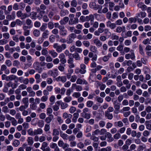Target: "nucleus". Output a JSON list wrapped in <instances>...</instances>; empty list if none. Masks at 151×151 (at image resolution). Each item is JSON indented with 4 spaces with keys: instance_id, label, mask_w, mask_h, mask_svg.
<instances>
[{
    "instance_id": "nucleus-50",
    "label": "nucleus",
    "mask_w": 151,
    "mask_h": 151,
    "mask_svg": "<svg viewBox=\"0 0 151 151\" xmlns=\"http://www.w3.org/2000/svg\"><path fill=\"white\" fill-rule=\"evenodd\" d=\"M139 49L140 53L142 55H144V53L143 52V49L142 45L140 44L139 45Z\"/></svg>"
},
{
    "instance_id": "nucleus-61",
    "label": "nucleus",
    "mask_w": 151,
    "mask_h": 151,
    "mask_svg": "<svg viewBox=\"0 0 151 151\" xmlns=\"http://www.w3.org/2000/svg\"><path fill=\"white\" fill-rule=\"evenodd\" d=\"M77 147L80 149H82L84 147V144L81 142H79L77 144Z\"/></svg>"
},
{
    "instance_id": "nucleus-13",
    "label": "nucleus",
    "mask_w": 151,
    "mask_h": 151,
    "mask_svg": "<svg viewBox=\"0 0 151 151\" xmlns=\"http://www.w3.org/2000/svg\"><path fill=\"white\" fill-rule=\"evenodd\" d=\"M50 124H46L44 127V130L47 134L50 133Z\"/></svg>"
},
{
    "instance_id": "nucleus-31",
    "label": "nucleus",
    "mask_w": 151,
    "mask_h": 151,
    "mask_svg": "<svg viewBox=\"0 0 151 151\" xmlns=\"http://www.w3.org/2000/svg\"><path fill=\"white\" fill-rule=\"evenodd\" d=\"M27 132L28 134L31 136H34L35 135V130L33 131L32 129V128H30L29 129L27 130Z\"/></svg>"
},
{
    "instance_id": "nucleus-32",
    "label": "nucleus",
    "mask_w": 151,
    "mask_h": 151,
    "mask_svg": "<svg viewBox=\"0 0 151 151\" xmlns=\"http://www.w3.org/2000/svg\"><path fill=\"white\" fill-rule=\"evenodd\" d=\"M81 96V94L79 92H74L72 95V96L76 98H78Z\"/></svg>"
},
{
    "instance_id": "nucleus-15",
    "label": "nucleus",
    "mask_w": 151,
    "mask_h": 151,
    "mask_svg": "<svg viewBox=\"0 0 151 151\" xmlns=\"http://www.w3.org/2000/svg\"><path fill=\"white\" fill-rule=\"evenodd\" d=\"M53 118V116L52 114H50L48 117L46 118L45 121L47 122V124H49L51 122Z\"/></svg>"
},
{
    "instance_id": "nucleus-45",
    "label": "nucleus",
    "mask_w": 151,
    "mask_h": 151,
    "mask_svg": "<svg viewBox=\"0 0 151 151\" xmlns=\"http://www.w3.org/2000/svg\"><path fill=\"white\" fill-rule=\"evenodd\" d=\"M48 144L46 142H44L42 143V147H41L40 149L41 150L43 149H44L46 148L47 147Z\"/></svg>"
},
{
    "instance_id": "nucleus-41",
    "label": "nucleus",
    "mask_w": 151,
    "mask_h": 151,
    "mask_svg": "<svg viewBox=\"0 0 151 151\" xmlns=\"http://www.w3.org/2000/svg\"><path fill=\"white\" fill-rule=\"evenodd\" d=\"M86 18L87 19V21L90 20L91 22L93 21L94 19V16L92 14H90L89 16H86Z\"/></svg>"
},
{
    "instance_id": "nucleus-59",
    "label": "nucleus",
    "mask_w": 151,
    "mask_h": 151,
    "mask_svg": "<svg viewBox=\"0 0 151 151\" xmlns=\"http://www.w3.org/2000/svg\"><path fill=\"white\" fill-rule=\"evenodd\" d=\"M115 124H117L116 125L119 127H121L123 126V124L121 121H119L117 122H115Z\"/></svg>"
},
{
    "instance_id": "nucleus-56",
    "label": "nucleus",
    "mask_w": 151,
    "mask_h": 151,
    "mask_svg": "<svg viewBox=\"0 0 151 151\" xmlns=\"http://www.w3.org/2000/svg\"><path fill=\"white\" fill-rule=\"evenodd\" d=\"M53 65L52 63H46V66L48 69L52 68L53 67Z\"/></svg>"
},
{
    "instance_id": "nucleus-2",
    "label": "nucleus",
    "mask_w": 151,
    "mask_h": 151,
    "mask_svg": "<svg viewBox=\"0 0 151 151\" xmlns=\"http://www.w3.org/2000/svg\"><path fill=\"white\" fill-rule=\"evenodd\" d=\"M76 35L74 33L70 34L68 37L67 39V43L68 44L72 43L74 40L76 38Z\"/></svg>"
},
{
    "instance_id": "nucleus-44",
    "label": "nucleus",
    "mask_w": 151,
    "mask_h": 151,
    "mask_svg": "<svg viewBox=\"0 0 151 151\" xmlns=\"http://www.w3.org/2000/svg\"><path fill=\"white\" fill-rule=\"evenodd\" d=\"M48 97L46 96H43L41 98L40 100L42 102H46L48 100Z\"/></svg>"
},
{
    "instance_id": "nucleus-25",
    "label": "nucleus",
    "mask_w": 151,
    "mask_h": 151,
    "mask_svg": "<svg viewBox=\"0 0 151 151\" xmlns=\"http://www.w3.org/2000/svg\"><path fill=\"white\" fill-rule=\"evenodd\" d=\"M60 136L63 139L65 140H67L68 139V135L64 133H60Z\"/></svg>"
},
{
    "instance_id": "nucleus-39",
    "label": "nucleus",
    "mask_w": 151,
    "mask_h": 151,
    "mask_svg": "<svg viewBox=\"0 0 151 151\" xmlns=\"http://www.w3.org/2000/svg\"><path fill=\"white\" fill-rule=\"evenodd\" d=\"M90 50L93 52H96L97 51L96 47L94 46L91 45L90 48Z\"/></svg>"
},
{
    "instance_id": "nucleus-40",
    "label": "nucleus",
    "mask_w": 151,
    "mask_h": 151,
    "mask_svg": "<svg viewBox=\"0 0 151 151\" xmlns=\"http://www.w3.org/2000/svg\"><path fill=\"white\" fill-rule=\"evenodd\" d=\"M28 106V105H22L19 107V110L21 111H23L24 110L27 109Z\"/></svg>"
},
{
    "instance_id": "nucleus-14",
    "label": "nucleus",
    "mask_w": 151,
    "mask_h": 151,
    "mask_svg": "<svg viewBox=\"0 0 151 151\" xmlns=\"http://www.w3.org/2000/svg\"><path fill=\"white\" fill-rule=\"evenodd\" d=\"M93 42L98 47H101L102 45V42L98 38L94 40Z\"/></svg>"
},
{
    "instance_id": "nucleus-54",
    "label": "nucleus",
    "mask_w": 151,
    "mask_h": 151,
    "mask_svg": "<svg viewBox=\"0 0 151 151\" xmlns=\"http://www.w3.org/2000/svg\"><path fill=\"white\" fill-rule=\"evenodd\" d=\"M111 38L112 40H118L119 39V37L114 34H112L111 36Z\"/></svg>"
},
{
    "instance_id": "nucleus-53",
    "label": "nucleus",
    "mask_w": 151,
    "mask_h": 151,
    "mask_svg": "<svg viewBox=\"0 0 151 151\" xmlns=\"http://www.w3.org/2000/svg\"><path fill=\"white\" fill-rule=\"evenodd\" d=\"M91 142L89 139H86L84 142V144L86 146L88 145L91 144Z\"/></svg>"
},
{
    "instance_id": "nucleus-26",
    "label": "nucleus",
    "mask_w": 151,
    "mask_h": 151,
    "mask_svg": "<svg viewBox=\"0 0 151 151\" xmlns=\"http://www.w3.org/2000/svg\"><path fill=\"white\" fill-rule=\"evenodd\" d=\"M138 7L140 8H141L142 9H144L147 8V6L144 4L143 3H139V4H138Z\"/></svg>"
},
{
    "instance_id": "nucleus-36",
    "label": "nucleus",
    "mask_w": 151,
    "mask_h": 151,
    "mask_svg": "<svg viewBox=\"0 0 151 151\" xmlns=\"http://www.w3.org/2000/svg\"><path fill=\"white\" fill-rule=\"evenodd\" d=\"M22 102L24 104V105H28V98H24L22 99Z\"/></svg>"
},
{
    "instance_id": "nucleus-30",
    "label": "nucleus",
    "mask_w": 151,
    "mask_h": 151,
    "mask_svg": "<svg viewBox=\"0 0 151 151\" xmlns=\"http://www.w3.org/2000/svg\"><path fill=\"white\" fill-rule=\"evenodd\" d=\"M38 126L40 127H43L44 125V122L42 120H39L37 123Z\"/></svg>"
},
{
    "instance_id": "nucleus-1",
    "label": "nucleus",
    "mask_w": 151,
    "mask_h": 151,
    "mask_svg": "<svg viewBox=\"0 0 151 151\" xmlns=\"http://www.w3.org/2000/svg\"><path fill=\"white\" fill-rule=\"evenodd\" d=\"M53 47L54 48L56 49V51L57 52L60 53L66 48V45L65 44H63L61 45H58V44L55 43L54 44Z\"/></svg>"
},
{
    "instance_id": "nucleus-38",
    "label": "nucleus",
    "mask_w": 151,
    "mask_h": 151,
    "mask_svg": "<svg viewBox=\"0 0 151 151\" xmlns=\"http://www.w3.org/2000/svg\"><path fill=\"white\" fill-rule=\"evenodd\" d=\"M93 104V102L91 101H88L86 102V105L87 107H91Z\"/></svg>"
},
{
    "instance_id": "nucleus-7",
    "label": "nucleus",
    "mask_w": 151,
    "mask_h": 151,
    "mask_svg": "<svg viewBox=\"0 0 151 151\" xmlns=\"http://www.w3.org/2000/svg\"><path fill=\"white\" fill-rule=\"evenodd\" d=\"M106 25L107 27H109L112 29H114L116 27V24L114 23H112L110 21H109L106 22Z\"/></svg>"
},
{
    "instance_id": "nucleus-27",
    "label": "nucleus",
    "mask_w": 151,
    "mask_h": 151,
    "mask_svg": "<svg viewBox=\"0 0 151 151\" xmlns=\"http://www.w3.org/2000/svg\"><path fill=\"white\" fill-rule=\"evenodd\" d=\"M49 35V31L48 30H46L42 33V37L44 38H47Z\"/></svg>"
},
{
    "instance_id": "nucleus-22",
    "label": "nucleus",
    "mask_w": 151,
    "mask_h": 151,
    "mask_svg": "<svg viewBox=\"0 0 151 151\" xmlns=\"http://www.w3.org/2000/svg\"><path fill=\"white\" fill-rule=\"evenodd\" d=\"M73 56L76 60H80L81 59L79 54L77 52L73 54Z\"/></svg>"
},
{
    "instance_id": "nucleus-5",
    "label": "nucleus",
    "mask_w": 151,
    "mask_h": 151,
    "mask_svg": "<svg viewBox=\"0 0 151 151\" xmlns=\"http://www.w3.org/2000/svg\"><path fill=\"white\" fill-rule=\"evenodd\" d=\"M131 54H127L125 55V58L127 59H129L131 58L132 60H134L135 58V56L133 50H131Z\"/></svg>"
},
{
    "instance_id": "nucleus-42",
    "label": "nucleus",
    "mask_w": 151,
    "mask_h": 151,
    "mask_svg": "<svg viewBox=\"0 0 151 151\" xmlns=\"http://www.w3.org/2000/svg\"><path fill=\"white\" fill-rule=\"evenodd\" d=\"M61 65V64H60V65L58 67V70L61 72H63L65 70V66Z\"/></svg>"
},
{
    "instance_id": "nucleus-51",
    "label": "nucleus",
    "mask_w": 151,
    "mask_h": 151,
    "mask_svg": "<svg viewBox=\"0 0 151 151\" xmlns=\"http://www.w3.org/2000/svg\"><path fill=\"white\" fill-rule=\"evenodd\" d=\"M72 100V98L71 97H66L64 99V101L66 102H69Z\"/></svg>"
},
{
    "instance_id": "nucleus-64",
    "label": "nucleus",
    "mask_w": 151,
    "mask_h": 151,
    "mask_svg": "<svg viewBox=\"0 0 151 151\" xmlns=\"http://www.w3.org/2000/svg\"><path fill=\"white\" fill-rule=\"evenodd\" d=\"M5 63L7 66L8 67H10L12 65L11 61L9 60H6L5 61Z\"/></svg>"
},
{
    "instance_id": "nucleus-62",
    "label": "nucleus",
    "mask_w": 151,
    "mask_h": 151,
    "mask_svg": "<svg viewBox=\"0 0 151 151\" xmlns=\"http://www.w3.org/2000/svg\"><path fill=\"white\" fill-rule=\"evenodd\" d=\"M71 5L72 6L76 7L77 5V2L76 0H73L71 2Z\"/></svg>"
},
{
    "instance_id": "nucleus-52",
    "label": "nucleus",
    "mask_w": 151,
    "mask_h": 151,
    "mask_svg": "<svg viewBox=\"0 0 151 151\" xmlns=\"http://www.w3.org/2000/svg\"><path fill=\"white\" fill-rule=\"evenodd\" d=\"M114 138L116 139H119L121 137V134L119 133H117L114 135Z\"/></svg>"
},
{
    "instance_id": "nucleus-35",
    "label": "nucleus",
    "mask_w": 151,
    "mask_h": 151,
    "mask_svg": "<svg viewBox=\"0 0 151 151\" xmlns=\"http://www.w3.org/2000/svg\"><path fill=\"white\" fill-rule=\"evenodd\" d=\"M55 98L54 96L52 95L49 98V101L51 103V105L53 104L55 102Z\"/></svg>"
},
{
    "instance_id": "nucleus-24",
    "label": "nucleus",
    "mask_w": 151,
    "mask_h": 151,
    "mask_svg": "<svg viewBox=\"0 0 151 151\" xmlns=\"http://www.w3.org/2000/svg\"><path fill=\"white\" fill-rule=\"evenodd\" d=\"M146 14L145 12H141L138 14L137 16V17L144 18L146 16Z\"/></svg>"
},
{
    "instance_id": "nucleus-19",
    "label": "nucleus",
    "mask_w": 151,
    "mask_h": 151,
    "mask_svg": "<svg viewBox=\"0 0 151 151\" xmlns=\"http://www.w3.org/2000/svg\"><path fill=\"white\" fill-rule=\"evenodd\" d=\"M28 144L29 145H32L34 143L33 138L32 137H28L27 139Z\"/></svg>"
},
{
    "instance_id": "nucleus-37",
    "label": "nucleus",
    "mask_w": 151,
    "mask_h": 151,
    "mask_svg": "<svg viewBox=\"0 0 151 151\" xmlns=\"http://www.w3.org/2000/svg\"><path fill=\"white\" fill-rule=\"evenodd\" d=\"M111 147L110 146L107 147L106 148H102L98 151H111Z\"/></svg>"
},
{
    "instance_id": "nucleus-33",
    "label": "nucleus",
    "mask_w": 151,
    "mask_h": 151,
    "mask_svg": "<svg viewBox=\"0 0 151 151\" xmlns=\"http://www.w3.org/2000/svg\"><path fill=\"white\" fill-rule=\"evenodd\" d=\"M33 34L35 36L38 37L40 35V33L38 30L35 29L33 31Z\"/></svg>"
},
{
    "instance_id": "nucleus-16",
    "label": "nucleus",
    "mask_w": 151,
    "mask_h": 151,
    "mask_svg": "<svg viewBox=\"0 0 151 151\" xmlns=\"http://www.w3.org/2000/svg\"><path fill=\"white\" fill-rule=\"evenodd\" d=\"M105 116L108 119L110 120L112 119L113 118L112 114L110 112H105Z\"/></svg>"
},
{
    "instance_id": "nucleus-55",
    "label": "nucleus",
    "mask_w": 151,
    "mask_h": 151,
    "mask_svg": "<svg viewBox=\"0 0 151 151\" xmlns=\"http://www.w3.org/2000/svg\"><path fill=\"white\" fill-rule=\"evenodd\" d=\"M83 44L86 47H88L90 45L89 42L87 41H84L83 42Z\"/></svg>"
},
{
    "instance_id": "nucleus-8",
    "label": "nucleus",
    "mask_w": 151,
    "mask_h": 151,
    "mask_svg": "<svg viewBox=\"0 0 151 151\" xmlns=\"http://www.w3.org/2000/svg\"><path fill=\"white\" fill-rule=\"evenodd\" d=\"M80 68H81L79 69L80 70V73L82 74H85L86 72L85 70L86 68V65L83 64H82L80 65Z\"/></svg>"
},
{
    "instance_id": "nucleus-34",
    "label": "nucleus",
    "mask_w": 151,
    "mask_h": 151,
    "mask_svg": "<svg viewBox=\"0 0 151 151\" xmlns=\"http://www.w3.org/2000/svg\"><path fill=\"white\" fill-rule=\"evenodd\" d=\"M20 143V142L19 140L16 139L13 142L12 145L15 147H17L19 145Z\"/></svg>"
},
{
    "instance_id": "nucleus-46",
    "label": "nucleus",
    "mask_w": 151,
    "mask_h": 151,
    "mask_svg": "<svg viewBox=\"0 0 151 151\" xmlns=\"http://www.w3.org/2000/svg\"><path fill=\"white\" fill-rule=\"evenodd\" d=\"M114 108L116 110H119L120 109V106L119 103L116 104L115 103H114Z\"/></svg>"
},
{
    "instance_id": "nucleus-11",
    "label": "nucleus",
    "mask_w": 151,
    "mask_h": 151,
    "mask_svg": "<svg viewBox=\"0 0 151 151\" xmlns=\"http://www.w3.org/2000/svg\"><path fill=\"white\" fill-rule=\"evenodd\" d=\"M106 134V138H107V141L108 142H111L114 140V138L112 137V135L110 133L107 132Z\"/></svg>"
},
{
    "instance_id": "nucleus-63",
    "label": "nucleus",
    "mask_w": 151,
    "mask_h": 151,
    "mask_svg": "<svg viewBox=\"0 0 151 151\" xmlns=\"http://www.w3.org/2000/svg\"><path fill=\"white\" fill-rule=\"evenodd\" d=\"M3 36L5 39H8L9 38L10 35L9 33H6L3 34Z\"/></svg>"
},
{
    "instance_id": "nucleus-17",
    "label": "nucleus",
    "mask_w": 151,
    "mask_h": 151,
    "mask_svg": "<svg viewBox=\"0 0 151 151\" xmlns=\"http://www.w3.org/2000/svg\"><path fill=\"white\" fill-rule=\"evenodd\" d=\"M43 132L42 129L41 128H39L35 130V135L42 134Z\"/></svg>"
},
{
    "instance_id": "nucleus-49",
    "label": "nucleus",
    "mask_w": 151,
    "mask_h": 151,
    "mask_svg": "<svg viewBox=\"0 0 151 151\" xmlns=\"http://www.w3.org/2000/svg\"><path fill=\"white\" fill-rule=\"evenodd\" d=\"M54 27L53 23L51 22H49L48 23V27L50 29H52Z\"/></svg>"
},
{
    "instance_id": "nucleus-3",
    "label": "nucleus",
    "mask_w": 151,
    "mask_h": 151,
    "mask_svg": "<svg viewBox=\"0 0 151 151\" xmlns=\"http://www.w3.org/2000/svg\"><path fill=\"white\" fill-rule=\"evenodd\" d=\"M48 74L55 78L58 75V71L57 68H55L53 70H50L48 72Z\"/></svg>"
},
{
    "instance_id": "nucleus-58",
    "label": "nucleus",
    "mask_w": 151,
    "mask_h": 151,
    "mask_svg": "<svg viewBox=\"0 0 151 151\" xmlns=\"http://www.w3.org/2000/svg\"><path fill=\"white\" fill-rule=\"evenodd\" d=\"M77 78V76L76 75H73L71 77L70 81L72 82H74L76 81Z\"/></svg>"
},
{
    "instance_id": "nucleus-23",
    "label": "nucleus",
    "mask_w": 151,
    "mask_h": 151,
    "mask_svg": "<svg viewBox=\"0 0 151 151\" xmlns=\"http://www.w3.org/2000/svg\"><path fill=\"white\" fill-rule=\"evenodd\" d=\"M111 56V54H109L107 55L104 56L102 58V60L104 62H106L108 60Z\"/></svg>"
},
{
    "instance_id": "nucleus-6",
    "label": "nucleus",
    "mask_w": 151,
    "mask_h": 151,
    "mask_svg": "<svg viewBox=\"0 0 151 151\" xmlns=\"http://www.w3.org/2000/svg\"><path fill=\"white\" fill-rule=\"evenodd\" d=\"M59 30V33L60 35L63 37H65L67 35V32L65 29V27L64 26H63L62 27H61Z\"/></svg>"
},
{
    "instance_id": "nucleus-29",
    "label": "nucleus",
    "mask_w": 151,
    "mask_h": 151,
    "mask_svg": "<svg viewBox=\"0 0 151 151\" xmlns=\"http://www.w3.org/2000/svg\"><path fill=\"white\" fill-rule=\"evenodd\" d=\"M138 18V17H137V16H136L134 18H130L129 19V22L130 23H132L133 22H134V23H135L137 22V19Z\"/></svg>"
},
{
    "instance_id": "nucleus-60",
    "label": "nucleus",
    "mask_w": 151,
    "mask_h": 151,
    "mask_svg": "<svg viewBox=\"0 0 151 151\" xmlns=\"http://www.w3.org/2000/svg\"><path fill=\"white\" fill-rule=\"evenodd\" d=\"M8 41L5 39H2L0 40V45H3L7 43Z\"/></svg>"
},
{
    "instance_id": "nucleus-21",
    "label": "nucleus",
    "mask_w": 151,
    "mask_h": 151,
    "mask_svg": "<svg viewBox=\"0 0 151 151\" xmlns=\"http://www.w3.org/2000/svg\"><path fill=\"white\" fill-rule=\"evenodd\" d=\"M149 123L150 121L147 120L145 121V124L147 129L149 130H151V124Z\"/></svg>"
},
{
    "instance_id": "nucleus-57",
    "label": "nucleus",
    "mask_w": 151,
    "mask_h": 151,
    "mask_svg": "<svg viewBox=\"0 0 151 151\" xmlns=\"http://www.w3.org/2000/svg\"><path fill=\"white\" fill-rule=\"evenodd\" d=\"M12 39L13 40L15 41L16 42H18L19 41V38H18V35H16L12 37Z\"/></svg>"
},
{
    "instance_id": "nucleus-47",
    "label": "nucleus",
    "mask_w": 151,
    "mask_h": 151,
    "mask_svg": "<svg viewBox=\"0 0 151 151\" xmlns=\"http://www.w3.org/2000/svg\"><path fill=\"white\" fill-rule=\"evenodd\" d=\"M2 110L3 112L5 113H6L9 112V110L8 107L7 106H5L2 108Z\"/></svg>"
},
{
    "instance_id": "nucleus-28",
    "label": "nucleus",
    "mask_w": 151,
    "mask_h": 151,
    "mask_svg": "<svg viewBox=\"0 0 151 151\" xmlns=\"http://www.w3.org/2000/svg\"><path fill=\"white\" fill-rule=\"evenodd\" d=\"M59 134V131L57 129H53L52 135L53 136H57Z\"/></svg>"
},
{
    "instance_id": "nucleus-9",
    "label": "nucleus",
    "mask_w": 151,
    "mask_h": 151,
    "mask_svg": "<svg viewBox=\"0 0 151 151\" xmlns=\"http://www.w3.org/2000/svg\"><path fill=\"white\" fill-rule=\"evenodd\" d=\"M126 28L125 26H118L116 29V32L117 33H120L121 32H125Z\"/></svg>"
},
{
    "instance_id": "nucleus-10",
    "label": "nucleus",
    "mask_w": 151,
    "mask_h": 151,
    "mask_svg": "<svg viewBox=\"0 0 151 151\" xmlns=\"http://www.w3.org/2000/svg\"><path fill=\"white\" fill-rule=\"evenodd\" d=\"M81 114L82 117L87 119H89L91 117V114L89 112H82Z\"/></svg>"
},
{
    "instance_id": "nucleus-43",
    "label": "nucleus",
    "mask_w": 151,
    "mask_h": 151,
    "mask_svg": "<svg viewBox=\"0 0 151 151\" xmlns=\"http://www.w3.org/2000/svg\"><path fill=\"white\" fill-rule=\"evenodd\" d=\"M60 105L61 108L62 109H65L68 106V104H67L63 102H62V103H61Z\"/></svg>"
},
{
    "instance_id": "nucleus-18",
    "label": "nucleus",
    "mask_w": 151,
    "mask_h": 151,
    "mask_svg": "<svg viewBox=\"0 0 151 151\" xmlns=\"http://www.w3.org/2000/svg\"><path fill=\"white\" fill-rule=\"evenodd\" d=\"M49 53L51 55L53 58L56 57L58 55V53L54 50H49Z\"/></svg>"
},
{
    "instance_id": "nucleus-4",
    "label": "nucleus",
    "mask_w": 151,
    "mask_h": 151,
    "mask_svg": "<svg viewBox=\"0 0 151 151\" xmlns=\"http://www.w3.org/2000/svg\"><path fill=\"white\" fill-rule=\"evenodd\" d=\"M33 68L36 70L38 71V73H40L42 71V68L40 67L39 63L36 62L33 64Z\"/></svg>"
},
{
    "instance_id": "nucleus-48",
    "label": "nucleus",
    "mask_w": 151,
    "mask_h": 151,
    "mask_svg": "<svg viewBox=\"0 0 151 151\" xmlns=\"http://www.w3.org/2000/svg\"><path fill=\"white\" fill-rule=\"evenodd\" d=\"M47 28V25L45 24H43L40 27V29L42 31H45Z\"/></svg>"
},
{
    "instance_id": "nucleus-12",
    "label": "nucleus",
    "mask_w": 151,
    "mask_h": 151,
    "mask_svg": "<svg viewBox=\"0 0 151 151\" xmlns=\"http://www.w3.org/2000/svg\"><path fill=\"white\" fill-rule=\"evenodd\" d=\"M123 83L124 85H126V87L127 89H129L130 88L131 85L129 83V81L128 79L124 80Z\"/></svg>"
},
{
    "instance_id": "nucleus-20",
    "label": "nucleus",
    "mask_w": 151,
    "mask_h": 151,
    "mask_svg": "<svg viewBox=\"0 0 151 151\" xmlns=\"http://www.w3.org/2000/svg\"><path fill=\"white\" fill-rule=\"evenodd\" d=\"M79 114L78 113H75L73 114V117L72 119L73 122L74 123L76 122L77 119L78 117Z\"/></svg>"
}]
</instances>
